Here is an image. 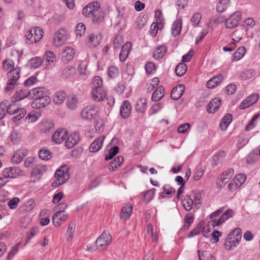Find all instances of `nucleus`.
<instances>
[{
	"label": "nucleus",
	"instance_id": "f257e3e1",
	"mask_svg": "<svg viewBox=\"0 0 260 260\" xmlns=\"http://www.w3.org/2000/svg\"><path fill=\"white\" fill-rule=\"evenodd\" d=\"M20 69H15L7 73V85L5 88V92H9L15 89L19 84Z\"/></svg>",
	"mask_w": 260,
	"mask_h": 260
},
{
	"label": "nucleus",
	"instance_id": "f03ea898",
	"mask_svg": "<svg viewBox=\"0 0 260 260\" xmlns=\"http://www.w3.org/2000/svg\"><path fill=\"white\" fill-rule=\"evenodd\" d=\"M26 110L16 104H9L8 101L0 104V114H26Z\"/></svg>",
	"mask_w": 260,
	"mask_h": 260
},
{
	"label": "nucleus",
	"instance_id": "7ed1b4c3",
	"mask_svg": "<svg viewBox=\"0 0 260 260\" xmlns=\"http://www.w3.org/2000/svg\"><path fill=\"white\" fill-rule=\"evenodd\" d=\"M43 36V31L40 27H34L28 29L25 35L26 43L33 44L40 41Z\"/></svg>",
	"mask_w": 260,
	"mask_h": 260
},
{
	"label": "nucleus",
	"instance_id": "20e7f679",
	"mask_svg": "<svg viewBox=\"0 0 260 260\" xmlns=\"http://www.w3.org/2000/svg\"><path fill=\"white\" fill-rule=\"evenodd\" d=\"M54 177L55 180L52 183L53 187H57L63 184L69 178V168L67 166H62L56 171Z\"/></svg>",
	"mask_w": 260,
	"mask_h": 260
},
{
	"label": "nucleus",
	"instance_id": "39448f33",
	"mask_svg": "<svg viewBox=\"0 0 260 260\" xmlns=\"http://www.w3.org/2000/svg\"><path fill=\"white\" fill-rule=\"evenodd\" d=\"M237 236V238H232V234H229L225 241V247L228 250H232L237 246L242 237V230L240 228H236L234 230V233Z\"/></svg>",
	"mask_w": 260,
	"mask_h": 260
},
{
	"label": "nucleus",
	"instance_id": "423d86ee",
	"mask_svg": "<svg viewBox=\"0 0 260 260\" xmlns=\"http://www.w3.org/2000/svg\"><path fill=\"white\" fill-rule=\"evenodd\" d=\"M112 237L108 231H104L96 239L95 245L98 249L103 250L105 249L110 244Z\"/></svg>",
	"mask_w": 260,
	"mask_h": 260
},
{
	"label": "nucleus",
	"instance_id": "0eeeda50",
	"mask_svg": "<svg viewBox=\"0 0 260 260\" xmlns=\"http://www.w3.org/2000/svg\"><path fill=\"white\" fill-rule=\"evenodd\" d=\"M241 19V14L240 12L234 13L225 20V27L227 28H235L239 24Z\"/></svg>",
	"mask_w": 260,
	"mask_h": 260
},
{
	"label": "nucleus",
	"instance_id": "6e6552de",
	"mask_svg": "<svg viewBox=\"0 0 260 260\" xmlns=\"http://www.w3.org/2000/svg\"><path fill=\"white\" fill-rule=\"evenodd\" d=\"M67 38L66 30L63 29H59L54 34L53 44L56 47H60L66 42Z\"/></svg>",
	"mask_w": 260,
	"mask_h": 260
},
{
	"label": "nucleus",
	"instance_id": "1a4fd4ad",
	"mask_svg": "<svg viewBox=\"0 0 260 260\" xmlns=\"http://www.w3.org/2000/svg\"><path fill=\"white\" fill-rule=\"evenodd\" d=\"M68 215L63 210H59L52 216V222L55 226H59L62 222L65 221Z\"/></svg>",
	"mask_w": 260,
	"mask_h": 260
},
{
	"label": "nucleus",
	"instance_id": "9d476101",
	"mask_svg": "<svg viewBox=\"0 0 260 260\" xmlns=\"http://www.w3.org/2000/svg\"><path fill=\"white\" fill-rule=\"evenodd\" d=\"M43 63L46 67L54 66L56 62L55 54L52 51H47L42 59Z\"/></svg>",
	"mask_w": 260,
	"mask_h": 260
},
{
	"label": "nucleus",
	"instance_id": "9b49d317",
	"mask_svg": "<svg viewBox=\"0 0 260 260\" xmlns=\"http://www.w3.org/2000/svg\"><path fill=\"white\" fill-rule=\"evenodd\" d=\"M67 137V131L64 128L57 130L52 137V141L56 144H61Z\"/></svg>",
	"mask_w": 260,
	"mask_h": 260
},
{
	"label": "nucleus",
	"instance_id": "f8f14e48",
	"mask_svg": "<svg viewBox=\"0 0 260 260\" xmlns=\"http://www.w3.org/2000/svg\"><path fill=\"white\" fill-rule=\"evenodd\" d=\"M258 99L259 95L257 93L252 94L241 102L239 106V108L240 109H245L255 104Z\"/></svg>",
	"mask_w": 260,
	"mask_h": 260
},
{
	"label": "nucleus",
	"instance_id": "ddd939ff",
	"mask_svg": "<svg viewBox=\"0 0 260 260\" xmlns=\"http://www.w3.org/2000/svg\"><path fill=\"white\" fill-rule=\"evenodd\" d=\"M22 174V171L17 167H9L3 172V175L5 178H16Z\"/></svg>",
	"mask_w": 260,
	"mask_h": 260
},
{
	"label": "nucleus",
	"instance_id": "4468645a",
	"mask_svg": "<svg viewBox=\"0 0 260 260\" xmlns=\"http://www.w3.org/2000/svg\"><path fill=\"white\" fill-rule=\"evenodd\" d=\"M50 98L47 94L41 97L40 99L35 100L31 103V106L32 108L40 109L43 108L50 102Z\"/></svg>",
	"mask_w": 260,
	"mask_h": 260
},
{
	"label": "nucleus",
	"instance_id": "2eb2a0df",
	"mask_svg": "<svg viewBox=\"0 0 260 260\" xmlns=\"http://www.w3.org/2000/svg\"><path fill=\"white\" fill-rule=\"evenodd\" d=\"M234 173V171L232 168L229 169L227 171L223 172L220 180L217 182V185L220 187H223L232 177Z\"/></svg>",
	"mask_w": 260,
	"mask_h": 260
},
{
	"label": "nucleus",
	"instance_id": "dca6fc26",
	"mask_svg": "<svg viewBox=\"0 0 260 260\" xmlns=\"http://www.w3.org/2000/svg\"><path fill=\"white\" fill-rule=\"evenodd\" d=\"M75 54V51L73 47H66L61 52L62 59L63 61L68 62L74 58Z\"/></svg>",
	"mask_w": 260,
	"mask_h": 260
},
{
	"label": "nucleus",
	"instance_id": "f3484780",
	"mask_svg": "<svg viewBox=\"0 0 260 260\" xmlns=\"http://www.w3.org/2000/svg\"><path fill=\"white\" fill-rule=\"evenodd\" d=\"M234 211L232 209H228L222 215V216L218 219H213L212 220L213 222V225H219L220 224L224 222L226 220H228L229 218L232 217L234 215Z\"/></svg>",
	"mask_w": 260,
	"mask_h": 260
},
{
	"label": "nucleus",
	"instance_id": "a211bd4d",
	"mask_svg": "<svg viewBox=\"0 0 260 260\" xmlns=\"http://www.w3.org/2000/svg\"><path fill=\"white\" fill-rule=\"evenodd\" d=\"M100 4L98 2V7L94 9L91 16L92 21L95 23H100L104 19V13L100 9Z\"/></svg>",
	"mask_w": 260,
	"mask_h": 260
},
{
	"label": "nucleus",
	"instance_id": "6ab92c4d",
	"mask_svg": "<svg viewBox=\"0 0 260 260\" xmlns=\"http://www.w3.org/2000/svg\"><path fill=\"white\" fill-rule=\"evenodd\" d=\"M47 170V167L46 165H38L31 170V176L35 177L37 179H39Z\"/></svg>",
	"mask_w": 260,
	"mask_h": 260
},
{
	"label": "nucleus",
	"instance_id": "aec40b11",
	"mask_svg": "<svg viewBox=\"0 0 260 260\" xmlns=\"http://www.w3.org/2000/svg\"><path fill=\"white\" fill-rule=\"evenodd\" d=\"M79 140V135L78 133H74L69 136H67L65 142V146L68 149L73 148L77 144Z\"/></svg>",
	"mask_w": 260,
	"mask_h": 260
},
{
	"label": "nucleus",
	"instance_id": "412c9836",
	"mask_svg": "<svg viewBox=\"0 0 260 260\" xmlns=\"http://www.w3.org/2000/svg\"><path fill=\"white\" fill-rule=\"evenodd\" d=\"M92 94L94 101L100 102L106 98V91L103 88H93Z\"/></svg>",
	"mask_w": 260,
	"mask_h": 260
},
{
	"label": "nucleus",
	"instance_id": "4be33fe9",
	"mask_svg": "<svg viewBox=\"0 0 260 260\" xmlns=\"http://www.w3.org/2000/svg\"><path fill=\"white\" fill-rule=\"evenodd\" d=\"M47 94V91L43 87L35 88L30 90V97L36 100Z\"/></svg>",
	"mask_w": 260,
	"mask_h": 260
},
{
	"label": "nucleus",
	"instance_id": "5701e85b",
	"mask_svg": "<svg viewBox=\"0 0 260 260\" xmlns=\"http://www.w3.org/2000/svg\"><path fill=\"white\" fill-rule=\"evenodd\" d=\"M220 105V100L218 98H214L207 105V110L209 113L214 114L217 111Z\"/></svg>",
	"mask_w": 260,
	"mask_h": 260
},
{
	"label": "nucleus",
	"instance_id": "b1692460",
	"mask_svg": "<svg viewBox=\"0 0 260 260\" xmlns=\"http://www.w3.org/2000/svg\"><path fill=\"white\" fill-rule=\"evenodd\" d=\"M98 7V2H93L90 3L88 5L86 6L82 10L83 15L87 17H91L92 13L94 12V9Z\"/></svg>",
	"mask_w": 260,
	"mask_h": 260
},
{
	"label": "nucleus",
	"instance_id": "393cba45",
	"mask_svg": "<svg viewBox=\"0 0 260 260\" xmlns=\"http://www.w3.org/2000/svg\"><path fill=\"white\" fill-rule=\"evenodd\" d=\"M105 139L104 136H101L94 141L90 145L89 151L91 152H98L103 145V141Z\"/></svg>",
	"mask_w": 260,
	"mask_h": 260
},
{
	"label": "nucleus",
	"instance_id": "a878e982",
	"mask_svg": "<svg viewBox=\"0 0 260 260\" xmlns=\"http://www.w3.org/2000/svg\"><path fill=\"white\" fill-rule=\"evenodd\" d=\"M184 89V87L181 84L174 87L171 92V99L174 100H178L182 95Z\"/></svg>",
	"mask_w": 260,
	"mask_h": 260
},
{
	"label": "nucleus",
	"instance_id": "bb28decb",
	"mask_svg": "<svg viewBox=\"0 0 260 260\" xmlns=\"http://www.w3.org/2000/svg\"><path fill=\"white\" fill-rule=\"evenodd\" d=\"M131 43L126 42L123 45L119 54V59L121 62L124 61L128 57L131 48Z\"/></svg>",
	"mask_w": 260,
	"mask_h": 260
},
{
	"label": "nucleus",
	"instance_id": "cd10ccee",
	"mask_svg": "<svg viewBox=\"0 0 260 260\" xmlns=\"http://www.w3.org/2000/svg\"><path fill=\"white\" fill-rule=\"evenodd\" d=\"M223 79V77L221 75L216 76L210 79L206 84L208 88H214L218 86Z\"/></svg>",
	"mask_w": 260,
	"mask_h": 260
},
{
	"label": "nucleus",
	"instance_id": "c85d7f7f",
	"mask_svg": "<svg viewBox=\"0 0 260 260\" xmlns=\"http://www.w3.org/2000/svg\"><path fill=\"white\" fill-rule=\"evenodd\" d=\"M14 62L11 59H5L2 61V67L5 71L8 72L14 71L15 69H20L18 67H14Z\"/></svg>",
	"mask_w": 260,
	"mask_h": 260
},
{
	"label": "nucleus",
	"instance_id": "c756f323",
	"mask_svg": "<svg viewBox=\"0 0 260 260\" xmlns=\"http://www.w3.org/2000/svg\"><path fill=\"white\" fill-rule=\"evenodd\" d=\"M30 96V91L27 89H19L17 90L13 96V98L15 101H19L22 100L27 97Z\"/></svg>",
	"mask_w": 260,
	"mask_h": 260
},
{
	"label": "nucleus",
	"instance_id": "7c9ffc66",
	"mask_svg": "<svg viewBox=\"0 0 260 260\" xmlns=\"http://www.w3.org/2000/svg\"><path fill=\"white\" fill-rule=\"evenodd\" d=\"M27 155V152L25 150H18L11 158V161L14 164L20 162L23 158Z\"/></svg>",
	"mask_w": 260,
	"mask_h": 260
},
{
	"label": "nucleus",
	"instance_id": "2f4dec72",
	"mask_svg": "<svg viewBox=\"0 0 260 260\" xmlns=\"http://www.w3.org/2000/svg\"><path fill=\"white\" fill-rule=\"evenodd\" d=\"M167 48L165 45H160L157 47L153 54V58L156 60H158L165 55Z\"/></svg>",
	"mask_w": 260,
	"mask_h": 260
},
{
	"label": "nucleus",
	"instance_id": "473e14b6",
	"mask_svg": "<svg viewBox=\"0 0 260 260\" xmlns=\"http://www.w3.org/2000/svg\"><path fill=\"white\" fill-rule=\"evenodd\" d=\"M147 108V100L145 98H140L135 105L137 112L144 113Z\"/></svg>",
	"mask_w": 260,
	"mask_h": 260
},
{
	"label": "nucleus",
	"instance_id": "72a5a7b5",
	"mask_svg": "<svg viewBox=\"0 0 260 260\" xmlns=\"http://www.w3.org/2000/svg\"><path fill=\"white\" fill-rule=\"evenodd\" d=\"M117 10L118 11V15L117 18L119 20L118 23H120L122 20L125 19L127 17V12H131L130 10L121 7L117 8ZM131 11L133 12L134 10H132Z\"/></svg>",
	"mask_w": 260,
	"mask_h": 260
},
{
	"label": "nucleus",
	"instance_id": "f704fd0d",
	"mask_svg": "<svg viewBox=\"0 0 260 260\" xmlns=\"http://www.w3.org/2000/svg\"><path fill=\"white\" fill-rule=\"evenodd\" d=\"M182 28V21L180 20H175L171 28L172 34L173 36L176 37L178 36L181 31Z\"/></svg>",
	"mask_w": 260,
	"mask_h": 260
},
{
	"label": "nucleus",
	"instance_id": "c9c22d12",
	"mask_svg": "<svg viewBox=\"0 0 260 260\" xmlns=\"http://www.w3.org/2000/svg\"><path fill=\"white\" fill-rule=\"evenodd\" d=\"M164 90L162 86H158L153 92L151 97L152 100L155 102L159 101L164 95Z\"/></svg>",
	"mask_w": 260,
	"mask_h": 260
},
{
	"label": "nucleus",
	"instance_id": "e433bc0d",
	"mask_svg": "<svg viewBox=\"0 0 260 260\" xmlns=\"http://www.w3.org/2000/svg\"><path fill=\"white\" fill-rule=\"evenodd\" d=\"M78 99L75 95H71L67 98L66 105L68 108L74 109L77 106Z\"/></svg>",
	"mask_w": 260,
	"mask_h": 260
},
{
	"label": "nucleus",
	"instance_id": "4c0bfd02",
	"mask_svg": "<svg viewBox=\"0 0 260 260\" xmlns=\"http://www.w3.org/2000/svg\"><path fill=\"white\" fill-rule=\"evenodd\" d=\"M99 112H100L99 108L91 104L84 107L82 110L81 114H98Z\"/></svg>",
	"mask_w": 260,
	"mask_h": 260
},
{
	"label": "nucleus",
	"instance_id": "58836bf2",
	"mask_svg": "<svg viewBox=\"0 0 260 260\" xmlns=\"http://www.w3.org/2000/svg\"><path fill=\"white\" fill-rule=\"evenodd\" d=\"M39 156L42 160H48L52 158V153L49 150L43 148L39 151Z\"/></svg>",
	"mask_w": 260,
	"mask_h": 260
},
{
	"label": "nucleus",
	"instance_id": "ea45409f",
	"mask_svg": "<svg viewBox=\"0 0 260 260\" xmlns=\"http://www.w3.org/2000/svg\"><path fill=\"white\" fill-rule=\"evenodd\" d=\"M132 207L131 205H126L124 206L121 210L120 217L122 219H128L132 214Z\"/></svg>",
	"mask_w": 260,
	"mask_h": 260
},
{
	"label": "nucleus",
	"instance_id": "a19ab883",
	"mask_svg": "<svg viewBox=\"0 0 260 260\" xmlns=\"http://www.w3.org/2000/svg\"><path fill=\"white\" fill-rule=\"evenodd\" d=\"M232 115H225L222 118L220 123V128L223 131H225L232 122Z\"/></svg>",
	"mask_w": 260,
	"mask_h": 260
},
{
	"label": "nucleus",
	"instance_id": "79ce46f5",
	"mask_svg": "<svg viewBox=\"0 0 260 260\" xmlns=\"http://www.w3.org/2000/svg\"><path fill=\"white\" fill-rule=\"evenodd\" d=\"M43 63L42 59L41 57L36 56L31 58L29 60V66L31 69H37Z\"/></svg>",
	"mask_w": 260,
	"mask_h": 260
},
{
	"label": "nucleus",
	"instance_id": "37998d69",
	"mask_svg": "<svg viewBox=\"0 0 260 260\" xmlns=\"http://www.w3.org/2000/svg\"><path fill=\"white\" fill-rule=\"evenodd\" d=\"M230 0H220L216 6L218 12L222 13L230 5Z\"/></svg>",
	"mask_w": 260,
	"mask_h": 260
},
{
	"label": "nucleus",
	"instance_id": "c03bdc74",
	"mask_svg": "<svg viewBox=\"0 0 260 260\" xmlns=\"http://www.w3.org/2000/svg\"><path fill=\"white\" fill-rule=\"evenodd\" d=\"M182 203L184 208L186 211H189L191 210L193 201L189 196L186 195L184 197V200H182Z\"/></svg>",
	"mask_w": 260,
	"mask_h": 260
},
{
	"label": "nucleus",
	"instance_id": "a18cd8bd",
	"mask_svg": "<svg viewBox=\"0 0 260 260\" xmlns=\"http://www.w3.org/2000/svg\"><path fill=\"white\" fill-rule=\"evenodd\" d=\"M246 52V48L244 46L239 47L236 52L233 54V60H239L242 58Z\"/></svg>",
	"mask_w": 260,
	"mask_h": 260
},
{
	"label": "nucleus",
	"instance_id": "49530a36",
	"mask_svg": "<svg viewBox=\"0 0 260 260\" xmlns=\"http://www.w3.org/2000/svg\"><path fill=\"white\" fill-rule=\"evenodd\" d=\"M187 66L184 63H179L176 67L175 73L176 75L181 77L184 75L187 71Z\"/></svg>",
	"mask_w": 260,
	"mask_h": 260
},
{
	"label": "nucleus",
	"instance_id": "de8ad7c7",
	"mask_svg": "<svg viewBox=\"0 0 260 260\" xmlns=\"http://www.w3.org/2000/svg\"><path fill=\"white\" fill-rule=\"evenodd\" d=\"M132 106L129 101H124L121 107L120 114H129L131 112Z\"/></svg>",
	"mask_w": 260,
	"mask_h": 260
},
{
	"label": "nucleus",
	"instance_id": "09e8293b",
	"mask_svg": "<svg viewBox=\"0 0 260 260\" xmlns=\"http://www.w3.org/2000/svg\"><path fill=\"white\" fill-rule=\"evenodd\" d=\"M53 126L54 124L51 121L46 119L42 121L40 128L42 131L46 132L49 131Z\"/></svg>",
	"mask_w": 260,
	"mask_h": 260
},
{
	"label": "nucleus",
	"instance_id": "8fccbe9b",
	"mask_svg": "<svg viewBox=\"0 0 260 260\" xmlns=\"http://www.w3.org/2000/svg\"><path fill=\"white\" fill-rule=\"evenodd\" d=\"M66 98V93L63 91L56 92L53 98V101L56 104L62 103Z\"/></svg>",
	"mask_w": 260,
	"mask_h": 260
},
{
	"label": "nucleus",
	"instance_id": "3c124183",
	"mask_svg": "<svg viewBox=\"0 0 260 260\" xmlns=\"http://www.w3.org/2000/svg\"><path fill=\"white\" fill-rule=\"evenodd\" d=\"M162 189L163 191L161 193V196L162 198H165L167 196L174 194L175 192V189L169 184L164 185Z\"/></svg>",
	"mask_w": 260,
	"mask_h": 260
},
{
	"label": "nucleus",
	"instance_id": "603ef678",
	"mask_svg": "<svg viewBox=\"0 0 260 260\" xmlns=\"http://www.w3.org/2000/svg\"><path fill=\"white\" fill-rule=\"evenodd\" d=\"M35 206V201L33 199L27 200L21 207L22 210L28 212L31 210Z\"/></svg>",
	"mask_w": 260,
	"mask_h": 260
},
{
	"label": "nucleus",
	"instance_id": "864d4df0",
	"mask_svg": "<svg viewBox=\"0 0 260 260\" xmlns=\"http://www.w3.org/2000/svg\"><path fill=\"white\" fill-rule=\"evenodd\" d=\"M119 73L118 68L114 66H111L108 69V75L111 79L115 78L118 77Z\"/></svg>",
	"mask_w": 260,
	"mask_h": 260
},
{
	"label": "nucleus",
	"instance_id": "5fc2aeb1",
	"mask_svg": "<svg viewBox=\"0 0 260 260\" xmlns=\"http://www.w3.org/2000/svg\"><path fill=\"white\" fill-rule=\"evenodd\" d=\"M255 75V71L253 69H248L243 71L240 74V77L243 80L251 78Z\"/></svg>",
	"mask_w": 260,
	"mask_h": 260
},
{
	"label": "nucleus",
	"instance_id": "6e6d98bb",
	"mask_svg": "<svg viewBox=\"0 0 260 260\" xmlns=\"http://www.w3.org/2000/svg\"><path fill=\"white\" fill-rule=\"evenodd\" d=\"M75 225L74 223H72L69 225L68 230H67V240L68 241H70L72 240L73 237V234L75 232Z\"/></svg>",
	"mask_w": 260,
	"mask_h": 260
},
{
	"label": "nucleus",
	"instance_id": "4d7b16f0",
	"mask_svg": "<svg viewBox=\"0 0 260 260\" xmlns=\"http://www.w3.org/2000/svg\"><path fill=\"white\" fill-rule=\"evenodd\" d=\"M123 43V38L121 35H118L115 37L113 42V46L114 49H118Z\"/></svg>",
	"mask_w": 260,
	"mask_h": 260
},
{
	"label": "nucleus",
	"instance_id": "13d9d810",
	"mask_svg": "<svg viewBox=\"0 0 260 260\" xmlns=\"http://www.w3.org/2000/svg\"><path fill=\"white\" fill-rule=\"evenodd\" d=\"M119 151V148L115 146L111 148L108 152V153L105 155V159L109 160L111 159Z\"/></svg>",
	"mask_w": 260,
	"mask_h": 260
},
{
	"label": "nucleus",
	"instance_id": "bf43d9fd",
	"mask_svg": "<svg viewBox=\"0 0 260 260\" xmlns=\"http://www.w3.org/2000/svg\"><path fill=\"white\" fill-rule=\"evenodd\" d=\"M246 177L245 175L239 174L234 179V182L237 184V186L240 187L245 181Z\"/></svg>",
	"mask_w": 260,
	"mask_h": 260
},
{
	"label": "nucleus",
	"instance_id": "052dcab7",
	"mask_svg": "<svg viewBox=\"0 0 260 260\" xmlns=\"http://www.w3.org/2000/svg\"><path fill=\"white\" fill-rule=\"evenodd\" d=\"M86 27L82 23H78L76 27V34L77 36L81 37L85 32Z\"/></svg>",
	"mask_w": 260,
	"mask_h": 260
},
{
	"label": "nucleus",
	"instance_id": "680f3d73",
	"mask_svg": "<svg viewBox=\"0 0 260 260\" xmlns=\"http://www.w3.org/2000/svg\"><path fill=\"white\" fill-rule=\"evenodd\" d=\"M94 127L96 132L101 133L104 129V121L102 119H97L94 123Z\"/></svg>",
	"mask_w": 260,
	"mask_h": 260
},
{
	"label": "nucleus",
	"instance_id": "e2e57ef3",
	"mask_svg": "<svg viewBox=\"0 0 260 260\" xmlns=\"http://www.w3.org/2000/svg\"><path fill=\"white\" fill-rule=\"evenodd\" d=\"M145 71L148 74H153L156 70L155 65L152 62H147L145 66Z\"/></svg>",
	"mask_w": 260,
	"mask_h": 260
},
{
	"label": "nucleus",
	"instance_id": "0e129e2a",
	"mask_svg": "<svg viewBox=\"0 0 260 260\" xmlns=\"http://www.w3.org/2000/svg\"><path fill=\"white\" fill-rule=\"evenodd\" d=\"M93 88H103V80L100 76L95 77L92 81Z\"/></svg>",
	"mask_w": 260,
	"mask_h": 260
},
{
	"label": "nucleus",
	"instance_id": "69168bd1",
	"mask_svg": "<svg viewBox=\"0 0 260 260\" xmlns=\"http://www.w3.org/2000/svg\"><path fill=\"white\" fill-rule=\"evenodd\" d=\"M202 18L201 14L200 13H194L191 18L190 21L193 26H197L201 21Z\"/></svg>",
	"mask_w": 260,
	"mask_h": 260
},
{
	"label": "nucleus",
	"instance_id": "338daca9",
	"mask_svg": "<svg viewBox=\"0 0 260 260\" xmlns=\"http://www.w3.org/2000/svg\"><path fill=\"white\" fill-rule=\"evenodd\" d=\"M20 200L17 197H14L8 202V206L11 209H16Z\"/></svg>",
	"mask_w": 260,
	"mask_h": 260
},
{
	"label": "nucleus",
	"instance_id": "774afa93",
	"mask_svg": "<svg viewBox=\"0 0 260 260\" xmlns=\"http://www.w3.org/2000/svg\"><path fill=\"white\" fill-rule=\"evenodd\" d=\"M224 156L225 153L224 152H218L215 154L213 156V160L215 161V165L221 162Z\"/></svg>",
	"mask_w": 260,
	"mask_h": 260
}]
</instances>
